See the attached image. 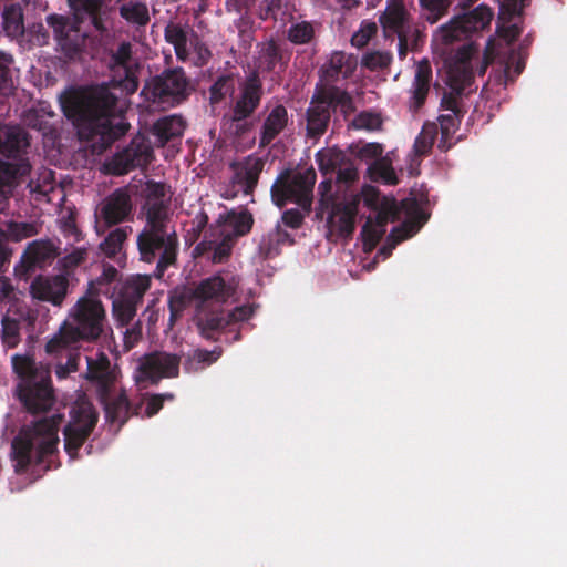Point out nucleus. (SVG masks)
Instances as JSON below:
<instances>
[{
    "label": "nucleus",
    "instance_id": "14",
    "mask_svg": "<svg viewBox=\"0 0 567 567\" xmlns=\"http://www.w3.org/2000/svg\"><path fill=\"white\" fill-rule=\"evenodd\" d=\"M398 215L395 200H388L381 207V213L375 219L369 218L362 229L363 247L365 251L372 250L382 235L385 233V225Z\"/></svg>",
    "mask_w": 567,
    "mask_h": 567
},
{
    "label": "nucleus",
    "instance_id": "59",
    "mask_svg": "<svg viewBox=\"0 0 567 567\" xmlns=\"http://www.w3.org/2000/svg\"><path fill=\"white\" fill-rule=\"evenodd\" d=\"M282 220L290 227H298L302 221V215L298 210H288L284 214Z\"/></svg>",
    "mask_w": 567,
    "mask_h": 567
},
{
    "label": "nucleus",
    "instance_id": "63",
    "mask_svg": "<svg viewBox=\"0 0 567 567\" xmlns=\"http://www.w3.org/2000/svg\"><path fill=\"white\" fill-rule=\"evenodd\" d=\"M83 250H74L64 258L65 267H73L79 265L84 259Z\"/></svg>",
    "mask_w": 567,
    "mask_h": 567
},
{
    "label": "nucleus",
    "instance_id": "34",
    "mask_svg": "<svg viewBox=\"0 0 567 567\" xmlns=\"http://www.w3.org/2000/svg\"><path fill=\"white\" fill-rule=\"evenodd\" d=\"M369 173L372 178L381 179L386 184H396L395 172L388 157H379L369 166Z\"/></svg>",
    "mask_w": 567,
    "mask_h": 567
},
{
    "label": "nucleus",
    "instance_id": "7",
    "mask_svg": "<svg viewBox=\"0 0 567 567\" xmlns=\"http://www.w3.org/2000/svg\"><path fill=\"white\" fill-rule=\"evenodd\" d=\"M498 54L495 40H489L484 56L480 60L478 52L473 45L463 48L455 59L447 64V84L455 92H462L471 82L475 71L483 74L491 61Z\"/></svg>",
    "mask_w": 567,
    "mask_h": 567
},
{
    "label": "nucleus",
    "instance_id": "55",
    "mask_svg": "<svg viewBox=\"0 0 567 567\" xmlns=\"http://www.w3.org/2000/svg\"><path fill=\"white\" fill-rule=\"evenodd\" d=\"M230 240V237H225L223 243L215 247L213 255V260L215 262H221L225 258L228 257L231 249Z\"/></svg>",
    "mask_w": 567,
    "mask_h": 567
},
{
    "label": "nucleus",
    "instance_id": "29",
    "mask_svg": "<svg viewBox=\"0 0 567 567\" xmlns=\"http://www.w3.org/2000/svg\"><path fill=\"white\" fill-rule=\"evenodd\" d=\"M431 79V68L427 61H421L416 65V72L413 84V99L416 105H420L425 99L429 91V82Z\"/></svg>",
    "mask_w": 567,
    "mask_h": 567
},
{
    "label": "nucleus",
    "instance_id": "62",
    "mask_svg": "<svg viewBox=\"0 0 567 567\" xmlns=\"http://www.w3.org/2000/svg\"><path fill=\"white\" fill-rule=\"evenodd\" d=\"M227 79H220L212 86V100L214 102L218 101L221 97L224 91H227Z\"/></svg>",
    "mask_w": 567,
    "mask_h": 567
},
{
    "label": "nucleus",
    "instance_id": "18",
    "mask_svg": "<svg viewBox=\"0 0 567 567\" xmlns=\"http://www.w3.org/2000/svg\"><path fill=\"white\" fill-rule=\"evenodd\" d=\"M150 287V277L137 275L130 278L123 287L122 300L114 301V308H123L121 313L122 321H128L134 316L133 305L141 299L143 293Z\"/></svg>",
    "mask_w": 567,
    "mask_h": 567
},
{
    "label": "nucleus",
    "instance_id": "52",
    "mask_svg": "<svg viewBox=\"0 0 567 567\" xmlns=\"http://www.w3.org/2000/svg\"><path fill=\"white\" fill-rule=\"evenodd\" d=\"M434 142V136L431 131L423 130L416 137L414 143V152L416 155H423L427 153Z\"/></svg>",
    "mask_w": 567,
    "mask_h": 567
},
{
    "label": "nucleus",
    "instance_id": "53",
    "mask_svg": "<svg viewBox=\"0 0 567 567\" xmlns=\"http://www.w3.org/2000/svg\"><path fill=\"white\" fill-rule=\"evenodd\" d=\"M277 59V48L275 44L269 43L262 50V55L260 56L259 66L261 69L270 70L274 66V63Z\"/></svg>",
    "mask_w": 567,
    "mask_h": 567
},
{
    "label": "nucleus",
    "instance_id": "17",
    "mask_svg": "<svg viewBox=\"0 0 567 567\" xmlns=\"http://www.w3.org/2000/svg\"><path fill=\"white\" fill-rule=\"evenodd\" d=\"M499 3L497 34L509 44L519 35V28L512 20L519 16L524 0H497Z\"/></svg>",
    "mask_w": 567,
    "mask_h": 567
},
{
    "label": "nucleus",
    "instance_id": "28",
    "mask_svg": "<svg viewBox=\"0 0 567 567\" xmlns=\"http://www.w3.org/2000/svg\"><path fill=\"white\" fill-rule=\"evenodd\" d=\"M251 225L252 218L248 213H230L221 225V234L230 238L231 236H241L250 230Z\"/></svg>",
    "mask_w": 567,
    "mask_h": 567
},
{
    "label": "nucleus",
    "instance_id": "10",
    "mask_svg": "<svg viewBox=\"0 0 567 567\" xmlns=\"http://www.w3.org/2000/svg\"><path fill=\"white\" fill-rule=\"evenodd\" d=\"M493 12L484 4L473 11L453 18L450 22L439 28L434 35L435 45H447L468 35L483 31L492 21Z\"/></svg>",
    "mask_w": 567,
    "mask_h": 567
},
{
    "label": "nucleus",
    "instance_id": "36",
    "mask_svg": "<svg viewBox=\"0 0 567 567\" xmlns=\"http://www.w3.org/2000/svg\"><path fill=\"white\" fill-rule=\"evenodd\" d=\"M122 17L128 22L144 24L148 20V10L145 4L140 2H130L121 8Z\"/></svg>",
    "mask_w": 567,
    "mask_h": 567
},
{
    "label": "nucleus",
    "instance_id": "41",
    "mask_svg": "<svg viewBox=\"0 0 567 567\" xmlns=\"http://www.w3.org/2000/svg\"><path fill=\"white\" fill-rule=\"evenodd\" d=\"M420 3L431 23L444 16L450 4L449 0H420Z\"/></svg>",
    "mask_w": 567,
    "mask_h": 567
},
{
    "label": "nucleus",
    "instance_id": "50",
    "mask_svg": "<svg viewBox=\"0 0 567 567\" xmlns=\"http://www.w3.org/2000/svg\"><path fill=\"white\" fill-rule=\"evenodd\" d=\"M364 204L368 207H371L378 210V214L381 213V207L384 202L392 200L391 198H380L378 190L372 186H364L361 192Z\"/></svg>",
    "mask_w": 567,
    "mask_h": 567
},
{
    "label": "nucleus",
    "instance_id": "19",
    "mask_svg": "<svg viewBox=\"0 0 567 567\" xmlns=\"http://www.w3.org/2000/svg\"><path fill=\"white\" fill-rule=\"evenodd\" d=\"M30 289L34 298L60 305L66 295V279L63 276L39 277L31 284Z\"/></svg>",
    "mask_w": 567,
    "mask_h": 567
},
{
    "label": "nucleus",
    "instance_id": "26",
    "mask_svg": "<svg viewBox=\"0 0 567 567\" xmlns=\"http://www.w3.org/2000/svg\"><path fill=\"white\" fill-rule=\"evenodd\" d=\"M185 123L179 116L164 117L154 125V135L159 145H164L173 137L181 136L184 132Z\"/></svg>",
    "mask_w": 567,
    "mask_h": 567
},
{
    "label": "nucleus",
    "instance_id": "47",
    "mask_svg": "<svg viewBox=\"0 0 567 567\" xmlns=\"http://www.w3.org/2000/svg\"><path fill=\"white\" fill-rule=\"evenodd\" d=\"M126 238V234L122 229L112 231L109 237L101 244L102 250L107 256H114L121 250V246Z\"/></svg>",
    "mask_w": 567,
    "mask_h": 567
},
{
    "label": "nucleus",
    "instance_id": "3",
    "mask_svg": "<svg viewBox=\"0 0 567 567\" xmlns=\"http://www.w3.org/2000/svg\"><path fill=\"white\" fill-rule=\"evenodd\" d=\"M104 317V309L95 297L81 298L70 311L69 319L48 341L47 352L59 353L81 339H96L102 332Z\"/></svg>",
    "mask_w": 567,
    "mask_h": 567
},
{
    "label": "nucleus",
    "instance_id": "8",
    "mask_svg": "<svg viewBox=\"0 0 567 567\" xmlns=\"http://www.w3.org/2000/svg\"><path fill=\"white\" fill-rule=\"evenodd\" d=\"M315 182L316 173L313 168H307L293 175H281L271 188L272 199L278 206L292 202L303 209H309Z\"/></svg>",
    "mask_w": 567,
    "mask_h": 567
},
{
    "label": "nucleus",
    "instance_id": "64",
    "mask_svg": "<svg viewBox=\"0 0 567 567\" xmlns=\"http://www.w3.org/2000/svg\"><path fill=\"white\" fill-rule=\"evenodd\" d=\"M7 63H8L7 59L0 58V91L6 90V87H7V78H8Z\"/></svg>",
    "mask_w": 567,
    "mask_h": 567
},
{
    "label": "nucleus",
    "instance_id": "30",
    "mask_svg": "<svg viewBox=\"0 0 567 567\" xmlns=\"http://www.w3.org/2000/svg\"><path fill=\"white\" fill-rule=\"evenodd\" d=\"M2 25L6 33L11 38H16L23 32L22 12L19 6L11 4L4 8Z\"/></svg>",
    "mask_w": 567,
    "mask_h": 567
},
{
    "label": "nucleus",
    "instance_id": "35",
    "mask_svg": "<svg viewBox=\"0 0 567 567\" xmlns=\"http://www.w3.org/2000/svg\"><path fill=\"white\" fill-rule=\"evenodd\" d=\"M29 165L24 161H20L18 164L4 163L0 165V188L10 186L18 176L27 174ZM4 193L3 189H0Z\"/></svg>",
    "mask_w": 567,
    "mask_h": 567
},
{
    "label": "nucleus",
    "instance_id": "45",
    "mask_svg": "<svg viewBox=\"0 0 567 567\" xmlns=\"http://www.w3.org/2000/svg\"><path fill=\"white\" fill-rule=\"evenodd\" d=\"M2 340L4 344L12 348L19 342V323L9 317L2 320Z\"/></svg>",
    "mask_w": 567,
    "mask_h": 567
},
{
    "label": "nucleus",
    "instance_id": "9",
    "mask_svg": "<svg viewBox=\"0 0 567 567\" xmlns=\"http://www.w3.org/2000/svg\"><path fill=\"white\" fill-rule=\"evenodd\" d=\"M73 11L74 21H70L61 16H50L49 24L53 28L55 37L60 43L66 47L69 43H75L78 40L79 29L76 23L84 18H89L94 27L99 30L104 29L100 16V3L96 0H68Z\"/></svg>",
    "mask_w": 567,
    "mask_h": 567
},
{
    "label": "nucleus",
    "instance_id": "48",
    "mask_svg": "<svg viewBox=\"0 0 567 567\" xmlns=\"http://www.w3.org/2000/svg\"><path fill=\"white\" fill-rule=\"evenodd\" d=\"M313 35V28L307 22H300L292 25L289 30L288 37L293 43H306Z\"/></svg>",
    "mask_w": 567,
    "mask_h": 567
},
{
    "label": "nucleus",
    "instance_id": "23",
    "mask_svg": "<svg viewBox=\"0 0 567 567\" xmlns=\"http://www.w3.org/2000/svg\"><path fill=\"white\" fill-rule=\"evenodd\" d=\"M288 124L287 110L282 105L274 106L265 118L260 143L269 144Z\"/></svg>",
    "mask_w": 567,
    "mask_h": 567
},
{
    "label": "nucleus",
    "instance_id": "42",
    "mask_svg": "<svg viewBox=\"0 0 567 567\" xmlns=\"http://www.w3.org/2000/svg\"><path fill=\"white\" fill-rule=\"evenodd\" d=\"M220 355L219 351H204L196 350L194 354L187 360L185 368L187 371H195L199 365L205 367L215 362Z\"/></svg>",
    "mask_w": 567,
    "mask_h": 567
},
{
    "label": "nucleus",
    "instance_id": "44",
    "mask_svg": "<svg viewBox=\"0 0 567 567\" xmlns=\"http://www.w3.org/2000/svg\"><path fill=\"white\" fill-rule=\"evenodd\" d=\"M9 239L20 241L35 234L34 227L25 223H9L7 229H0Z\"/></svg>",
    "mask_w": 567,
    "mask_h": 567
},
{
    "label": "nucleus",
    "instance_id": "37",
    "mask_svg": "<svg viewBox=\"0 0 567 567\" xmlns=\"http://www.w3.org/2000/svg\"><path fill=\"white\" fill-rule=\"evenodd\" d=\"M352 155L362 161H377L383 153V147L379 143L353 144L350 146Z\"/></svg>",
    "mask_w": 567,
    "mask_h": 567
},
{
    "label": "nucleus",
    "instance_id": "2",
    "mask_svg": "<svg viewBox=\"0 0 567 567\" xmlns=\"http://www.w3.org/2000/svg\"><path fill=\"white\" fill-rule=\"evenodd\" d=\"M147 224L138 236V248L142 259L151 262L156 254L161 256L158 267L171 265L176 255L177 239L175 231H171L166 224L164 202L166 188L158 183H147Z\"/></svg>",
    "mask_w": 567,
    "mask_h": 567
},
{
    "label": "nucleus",
    "instance_id": "1",
    "mask_svg": "<svg viewBox=\"0 0 567 567\" xmlns=\"http://www.w3.org/2000/svg\"><path fill=\"white\" fill-rule=\"evenodd\" d=\"M61 105L83 137L100 134L113 140L128 128L122 107L117 112L114 97L103 86L68 90L61 96Z\"/></svg>",
    "mask_w": 567,
    "mask_h": 567
},
{
    "label": "nucleus",
    "instance_id": "32",
    "mask_svg": "<svg viewBox=\"0 0 567 567\" xmlns=\"http://www.w3.org/2000/svg\"><path fill=\"white\" fill-rule=\"evenodd\" d=\"M131 49L130 44L123 43L120 45L116 54L114 55V62L118 68H123L126 76L123 81L118 82L120 86H123L127 93H133L137 89V82L132 73L127 72V60L130 59Z\"/></svg>",
    "mask_w": 567,
    "mask_h": 567
},
{
    "label": "nucleus",
    "instance_id": "20",
    "mask_svg": "<svg viewBox=\"0 0 567 567\" xmlns=\"http://www.w3.org/2000/svg\"><path fill=\"white\" fill-rule=\"evenodd\" d=\"M385 33H396L403 44V31L409 22V13L404 0H389L388 6L379 19Z\"/></svg>",
    "mask_w": 567,
    "mask_h": 567
},
{
    "label": "nucleus",
    "instance_id": "27",
    "mask_svg": "<svg viewBox=\"0 0 567 567\" xmlns=\"http://www.w3.org/2000/svg\"><path fill=\"white\" fill-rule=\"evenodd\" d=\"M251 315L252 309L250 307H239L228 316L227 320L220 317H212L210 319H207L206 322H200L199 329L205 337L210 338V331L219 330L226 327L229 322L246 320L250 318Z\"/></svg>",
    "mask_w": 567,
    "mask_h": 567
},
{
    "label": "nucleus",
    "instance_id": "39",
    "mask_svg": "<svg viewBox=\"0 0 567 567\" xmlns=\"http://www.w3.org/2000/svg\"><path fill=\"white\" fill-rule=\"evenodd\" d=\"M131 152L133 154V162L135 165H145L152 158V147L150 143L143 137H136L131 147Z\"/></svg>",
    "mask_w": 567,
    "mask_h": 567
},
{
    "label": "nucleus",
    "instance_id": "24",
    "mask_svg": "<svg viewBox=\"0 0 567 567\" xmlns=\"http://www.w3.org/2000/svg\"><path fill=\"white\" fill-rule=\"evenodd\" d=\"M54 255L53 246L49 241L37 240L28 245L21 257L20 267L28 270L33 266L41 265Z\"/></svg>",
    "mask_w": 567,
    "mask_h": 567
},
{
    "label": "nucleus",
    "instance_id": "56",
    "mask_svg": "<svg viewBox=\"0 0 567 567\" xmlns=\"http://www.w3.org/2000/svg\"><path fill=\"white\" fill-rule=\"evenodd\" d=\"M320 202L322 205H328L332 200V182L323 181L318 186Z\"/></svg>",
    "mask_w": 567,
    "mask_h": 567
},
{
    "label": "nucleus",
    "instance_id": "40",
    "mask_svg": "<svg viewBox=\"0 0 567 567\" xmlns=\"http://www.w3.org/2000/svg\"><path fill=\"white\" fill-rule=\"evenodd\" d=\"M320 171L329 173L340 163L342 154L336 148L321 150L316 155Z\"/></svg>",
    "mask_w": 567,
    "mask_h": 567
},
{
    "label": "nucleus",
    "instance_id": "38",
    "mask_svg": "<svg viewBox=\"0 0 567 567\" xmlns=\"http://www.w3.org/2000/svg\"><path fill=\"white\" fill-rule=\"evenodd\" d=\"M382 117L375 112H361L353 120L351 125L355 130L377 131L382 125Z\"/></svg>",
    "mask_w": 567,
    "mask_h": 567
},
{
    "label": "nucleus",
    "instance_id": "31",
    "mask_svg": "<svg viewBox=\"0 0 567 567\" xmlns=\"http://www.w3.org/2000/svg\"><path fill=\"white\" fill-rule=\"evenodd\" d=\"M166 40L175 48V52L181 60L189 56L188 44L190 40L187 38L186 32L176 24H169L165 30Z\"/></svg>",
    "mask_w": 567,
    "mask_h": 567
},
{
    "label": "nucleus",
    "instance_id": "61",
    "mask_svg": "<svg viewBox=\"0 0 567 567\" xmlns=\"http://www.w3.org/2000/svg\"><path fill=\"white\" fill-rule=\"evenodd\" d=\"M416 231L414 225L405 224L402 229H396L392 233V237L395 238L396 241L403 240L410 236H412Z\"/></svg>",
    "mask_w": 567,
    "mask_h": 567
},
{
    "label": "nucleus",
    "instance_id": "46",
    "mask_svg": "<svg viewBox=\"0 0 567 567\" xmlns=\"http://www.w3.org/2000/svg\"><path fill=\"white\" fill-rule=\"evenodd\" d=\"M262 169V163L259 159L251 158L245 166V193H249L257 184L259 173Z\"/></svg>",
    "mask_w": 567,
    "mask_h": 567
},
{
    "label": "nucleus",
    "instance_id": "22",
    "mask_svg": "<svg viewBox=\"0 0 567 567\" xmlns=\"http://www.w3.org/2000/svg\"><path fill=\"white\" fill-rule=\"evenodd\" d=\"M260 101V82L254 75L251 76L243 89V93L236 103L234 110V118L243 120L250 115Z\"/></svg>",
    "mask_w": 567,
    "mask_h": 567
},
{
    "label": "nucleus",
    "instance_id": "57",
    "mask_svg": "<svg viewBox=\"0 0 567 567\" xmlns=\"http://www.w3.org/2000/svg\"><path fill=\"white\" fill-rule=\"evenodd\" d=\"M188 48H189V55L192 53H195L197 56V61L200 63H204L207 60V58L209 56L208 49L205 45L199 44L198 42L190 40Z\"/></svg>",
    "mask_w": 567,
    "mask_h": 567
},
{
    "label": "nucleus",
    "instance_id": "6",
    "mask_svg": "<svg viewBox=\"0 0 567 567\" xmlns=\"http://www.w3.org/2000/svg\"><path fill=\"white\" fill-rule=\"evenodd\" d=\"M87 372L86 378L96 382L101 388L102 400L105 405L107 417L112 422L123 424L128 417V403L125 394L120 392L115 398L109 394V391L115 382V373L110 369V362L104 353H96L95 357L86 355Z\"/></svg>",
    "mask_w": 567,
    "mask_h": 567
},
{
    "label": "nucleus",
    "instance_id": "60",
    "mask_svg": "<svg viewBox=\"0 0 567 567\" xmlns=\"http://www.w3.org/2000/svg\"><path fill=\"white\" fill-rule=\"evenodd\" d=\"M340 182L351 183L358 178V171L352 165L344 167L338 174Z\"/></svg>",
    "mask_w": 567,
    "mask_h": 567
},
{
    "label": "nucleus",
    "instance_id": "58",
    "mask_svg": "<svg viewBox=\"0 0 567 567\" xmlns=\"http://www.w3.org/2000/svg\"><path fill=\"white\" fill-rule=\"evenodd\" d=\"M78 370L76 358L69 359L65 365H59L55 370L56 377L59 379L65 378L69 373Z\"/></svg>",
    "mask_w": 567,
    "mask_h": 567
},
{
    "label": "nucleus",
    "instance_id": "13",
    "mask_svg": "<svg viewBox=\"0 0 567 567\" xmlns=\"http://www.w3.org/2000/svg\"><path fill=\"white\" fill-rule=\"evenodd\" d=\"M179 359L169 353L156 352L145 355L140 360L135 380L136 382L155 383L162 378H172L177 375Z\"/></svg>",
    "mask_w": 567,
    "mask_h": 567
},
{
    "label": "nucleus",
    "instance_id": "49",
    "mask_svg": "<svg viewBox=\"0 0 567 567\" xmlns=\"http://www.w3.org/2000/svg\"><path fill=\"white\" fill-rule=\"evenodd\" d=\"M377 31L374 22L364 21L360 29L352 35L351 42L357 48L364 47Z\"/></svg>",
    "mask_w": 567,
    "mask_h": 567
},
{
    "label": "nucleus",
    "instance_id": "11",
    "mask_svg": "<svg viewBox=\"0 0 567 567\" xmlns=\"http://www.w3.org/2000/svg\"><path fill=\"white\" fill-rule=\"evenodd\" d=\"M97 420L96 412L84 395L79 396L70 411V421L64 430V447L74 457L79 447L91 433Z\"/></svg>",
    "mask_w": 567,
    "mask_h": 567
},
{
    "label": "nucleus",
    "instance_id": "15",
    "mask_svg": "<svg viewBox=\"0 0 567 567\" xmlns=\"http://www.w3.org/2000/svg\"><path fill=\"white\" fill-rule=\"evenodd\" d=\"M359 197L351 196L342 203L336 204L328 218L331 233L339 235H349L354 229V218L357 215Z\"/></svg>",
    "mask_w": 567,
    "mask_h": 567
},
{
    "label": "nucleus",
    "instance_id": "16",
    "mask_svg": "<svg viewBox=\"0 0 567 567\" xmlns=\"http://www.w3.org/2000/svg\"><path fill=\"white\" fill-rule=\"evenodd\" d=\"M236 287L237 284L234 279L226 281L224 278L216 276L203 280L194 290L193 296L202 302H225L234 295Z\"/></svg>",
    "mask_w": 567,
    "mask_h": 567
},
{
    "label": "nucleus",
    "instance_id": "25",
    "mask_svg": "<svg viewBox=\"0 0 567 567\" xmlns=\"http://www.w3.org/2000/svg\"><path fill=\"white\" fill-rule=\"evenodd\" d=\"M27 146V135L21 128L0 125V153L11 155Z\"/></svg>",
    "mask_w": 567,
    "mask_h": 567
},
{
    "label": "nucleus",
    "instance_id": "33",
    "mask_svg": "<svg viewBox=\"0 0 567 567\" xmlns=\"http://www.w3.org/2000/svg\"><path fill=\"white\" fill-rule=\"evenodd\" d=\"M327 105L323 102L313 103L308 110V131L311 135L321 134L327 123Z\"/></svg>",
    "mask_w": 567,
    "mask_h": 567
},
{
    "label": "nucleus",
    "instance_id": "21",
    "mask_svg": "<svg viewBox=\"0 0 567 567\" xmlns=\"http://www.w3.org/2000/svg\"><path fill=\"white\" fill-rule=\"evenodd\" d=\"M131 212L130 197L120 189L109 196L101 207L100 217L107 226L121 223Z\"/></svg>",
    "mask_w": 567,
    "mask_h": 567
},
{
    "label": "nucleus",
    "instance_id": "12",
    "mask_svg": "<svg viewBox=\"0 0 567 567\" xmlns=\"http://www.w3.org/2000/svg\"><path fill=\"white\" fill-rule=\"evenodd\" d=\"M189 90L184 73L181 70H173L152 79L144 87L143 94L154 104L165 107L179 103Z\"/></svg>",
    "mask_w": 567,
    "mask_h": 567
},
{
    "label": "nucleus",
    "instance_id": "5",
    "mask_svg": "<svg viewBox=\"0 0 567 567\" xmlns=\"http://www.w3.org/2000/svg\"><path fill=\"white\" fill-rule=\"evenodd\" d=\"M12 364L21 378L19 395L25 408L33 412L49 409L53 402L49 368L37 364L27 355H14Z\"/></svg>",
    "mask_w": 567,
    "mask_h": 567
},
{
    "label": "nucleus",
    "instance_id": "4",
    "mask_svg": "<svg viewBox=\"0 0 567 567\" xmlns=\"http://www.w3.org/2000/svg\"><path fill=\"white\" fill-rule=\"evenodd\" d=\"M61 419V415H52L20 431L12 443L13 456L20 467L56 450Z\"/></svg>",
    "mask_w": 567,
    "mask_h": 567
},
{
    "label": "nucleus",
    "instance_id": "54",
    "mask_svg": "<svg viewBox=\"0 0 567 567\" xmlns=\"http://www.w3.org/2000/svg\"><path fill=\"white\" fill-rule=\"evenodd\" d=\"M164 399L172 400L173 396L171 394H166V395H154V396L147 399L146 408H145L146 416H153L154 414H156L161 410Z\"/></svg>",
    "mask_w": 567,
    "mask_h": 567
},
{
    "label": "nucleus",
    "instance_id": "43",
    "mask_svg": "<svg viewBox=\"0 0 567 567\" xmlns=\"http://www.w3.org/2000/svg\"><path fill=\"white\" fill-rule=\"evenodd\" d=\"M329 65L333 72L348 76L354 69L355 61L342 52H336L331 55Z\"/></svg>",
    "mask_w": 567,
    "mask_h": 567
},
{
    "label": "nucleus",
    "instance_id": "51",
    "mask_svg": "<svg viewBox=\"0 0 567 567\" xmlns=\"http://www.w3.org/2000/svg\"><path fill=\"white\" fill-rule=\"evenodd\" d=\"M390 60V55L385 52H369L363 55L362 64L370 70H375L386 66Z\"/></svg>",
    "mask_w": 567,
    "mask_h": 567
}]
</instances>
